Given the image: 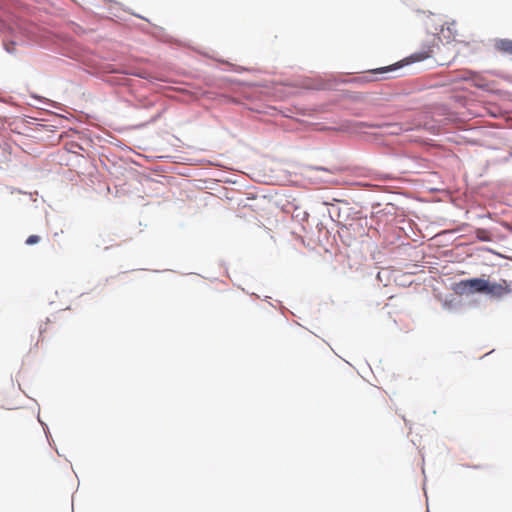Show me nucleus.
Segmentation results:
<instances>
[{
  "mask_svg": "<svg viewBox=\"0 0 512 512\" xmlns=\"http://www.w3.org/2000/svg\"><path fill=\"white\" fill-rule=\"evenodd\" d=\"M459 285L464 292L485 293V289H487V280L481 278H473L469 280H464Z\"/></svg>",
  "mask_w": 512,
  "mask_h": 512,
  "instance_id": "obj_2",
  "label": "nucleus"
},
{
  "mask_svg": "<svg viewBox=\"0 0 512 512\" xmlns=\"http://www.w3.org/2000/svg\"><path fill=\"white\" fill-rule=\"evenodd\" d=\"M432 52H433L432 49L429 47L425 51L414 53L409 58L406 59L405 63L408 64V63H411V62L423 61V60L431 57L432 56Z\"/></svg>",
  "mask_w": 512,
  "mask_h": 512,
  "instance_id": "obj_3",
  "label": "nucleus"
},
{
  "mask_svg": "<svg viewBox=\"0 0 512 512\" xmlns=\"http://www.w3.org/2000/svg\"><path fill=\"white\" fill-rule=\"evenodd\" d=\"M512 291L510 288V284L502 279L499 282H489L487 281V289H485V293L494 297H502L506 294H509Z\"/></svg>",
  "mask_w": 512,
  "mask_h": 512,
  "instance_id": "obj_1",
  "label": "nucleus"
},
{
  "mask_svg": "<svg viewBox=\"0 0 512 512\" xmlns=\"http://www.w3.org/2000/svg\"><path fill=\"white\" fill-rule=\"evenodd\" d=\"M403 65H404V62H398V63H395L393 65H389V66H385V67H380V68L374 69L371 72L374 73V74H385V73H388V72H393V71L401 68Z\"/></svg>",
  "mask_w": 512,
  "mask_h": 512,
  "instance_id": "obj_5",
  "label": "nucleus"
},
{
  "mask_svg": "<svg viewBox=\"0 0 512 512\" xmlns=\"http://www.w3.org/2000/svg\"><path fill=\"white\" fill-rule=\"evenodd\" d=\"M39 241H40V237L38 235H30L26 239V244L27 245H34V244L38 243Z\"/></svg>",
  "mask_w": 512,
  "mask_h": 512,
  "instance_id": "obj_6",
  "label": "nucleus"
},
{
  "mask_svg": "<svg viewBox=\"0 0 512 512\" xmlns=\"http://www.w3.org/2000/svg\"><path fill=\"white\" fill-rule=\"evenodd\" d=\"M495 47L498 51L512 54V40L510 39L497 40Z\"/></svg>",
  "mask_w": 512,
  "mask_h": 512,
  "instance_id": "obj_4",
  "label": "nucleus"
}]
</instances>
